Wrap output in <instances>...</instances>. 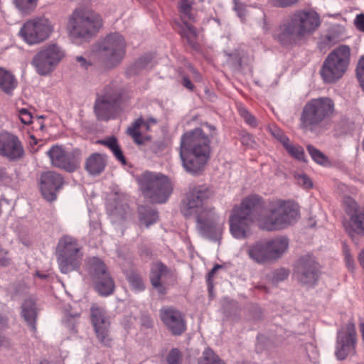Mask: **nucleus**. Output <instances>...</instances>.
<instances>
[{
	"mask_svg": "<svg viewBox=\"0 0 364 364\" xmlns=\"http://www.w3.org/2000/svg\"><path fill=\"white\" fill-rule=\"evenodd\" d=\"M183 85L189 90L193 89V85L191 80L186 77L183 78Z\"/></svg>",
	"mask_w": 364,
	"mask_h": 364,
	"instance_id": "bf43d9fd",
	"label": "nucleus"
},
{
	"mask_svg": "<svg viewBox=\"0 0 364 364\" xmlns=\"http://www.w3.org/2000/svg\"><path fill=\"white\" fill-rule=\"evenodd\" d=\"M88 271L95 289L100 295L107 296L113 293L115 287L114 281L100 259H90L88 262Z\"/></svg>",
	"mask_w": 364,
	"mask_h": 364,
	"instance_id": "4468645a",
	"label": "nucleus"
},
{
	"mask_svg": "<svg viewBox=\"0 0 364 364\" xmlns=\"http://www.w3.org/2000/svg\"><path fill=\"white\" fill-rule=\"evenodd\" d=\"M167 362L168 364L181 363V354L178 349H173L170 351L167 356Z\"/></svg>",
	"mask_w": 364,
	"mask_h": 364,
	"instance_id": "a18cd8bd",
	"label": "nucleus"
},
{
	"mask_svg": "<svg viewBox=\"0 0 364 364\" xmlns=\"http://www.w3.org/2000/svg\"><path fill=\"white\" fill-rule=\"evenodd\" d=\"M160 317L168 329L174 335H181L186 331V322L181 313L173 307H163Z\"/></svg>",
	"mask_w": 364,
	"mask_h": 364,
	"instance_id": "412c9836",
	"label": "nucleus"
},
{
	"mask_svg": "<svg viewBox=\"0 0 364 364\" xmlns=\"http://www.w3.org/2000/svg\"><path fill=\"white\" fill-rule=\"evenodd\" d=\"M0 307H1V305L0 304ZM6 323V319L0 315V328L4 327Z\"/></svg>",
	"mask_w": 364,
	"mask_h": 364,
	"instance_id": "e2e57ef3",
	"label": "nucleus"
},
{
	"mask_svg": "<svg viewBox=\"0 0 364 364\" xmlns=\"http://www.w3.org/2000/svg\"><path fill=\"white\" fill-rule=\"evenodd\" d=\"M320 23V16L314 10L298 9L282 21L274 37L283 45H291L312 34Z\"/></svg>",
	"mask_w": 364,
	"mask_h": 364,
	"instance_id": "f03ea898",
	"label": "nucleus"
},
{
	"mask_svg": "<svg viewBox=\"0 0 364 364\" xmlns=\"http://www.w3.org/2000/svg\"><path fill=\"white\" fill-rule=\"evenodd\" d=\"M355 24L358 30L364 32V14L357 15Z\"/></svg>",
	"mask_w": 364,
	"mask_h": 364,
	"instance_id": "6e6d98bb",
	"label": "nucleus"
},
{
	"mask_svg": "<svg viewBox=\"0 0 364 364\" xmlns=\"http://www.w3.org/2000/svg\"><path fill=\"white\" fill-rule=\"evenodd\" d=\"M239 112L241 117L244 119L245 122L251 127L257 126V121L254 116H252L245 107H240Z\"/></svg>",
	"mask_w": 364,
	"mask_h": 364,
	"instance_id": "a19ab883",
	"label": "nucleus"
},
{
	"mask_svg": "<svg viewBox=\"0 0 364 364\" xmlns=\"http://www.w3.org/2000/svg\"><path fill=\"white\" fill-rule=\"evenodd\" d=\"M343 252L347 267L350 270L353 269L355 265L354 259L347 245H343Z\"/></svg>",
	"mask_w": 364,
	"mask_h": 364,
	"instance_id": "c03bdc74",
	"label": "nucleus"
},
{
	"mask_svg": "<svg viewBox=\"0 0 364 364\" xmlns=\"http://www.w3.org/2000/svg\"><path fill=\"white\" fill-rule=\"evenodd\" d=\"M139 185L144 196L154 203H165L173 191L170 180L156 173H144L139 178Z\"/></svg>",
	"mask_w": 364,
	"mask_h": 364,
	"instance_id": "1a4fd4ad",
	"label": "nucleus"
},
{
	"mask_svg": "<svg viewBox=\"0 0 364 364\" xmlns=\"http://www.w3.org/2000/svg\"><path fill=\"white\" fill-rule=\"evenodd\" d=\"M4 342V338L0 335V346H3Z\"/></svg>",
	"mask_w": 364,
	"mask_h": 364,
	"instance_id": "69168bd1",
	"label": "nucleus"
},
{
	"mask_svg": "<svg viewBox=\"0 0 364 364\" xmlns=\"http://www.w3.org/2000/svg\"><path fill=\"white\" fill-rule=\"evenodd\" d=\"M9 262L10 258L8 252L0 246V265L7 266Z\"/></svg>",
	"mask_w": 364,
	"mask_h": 364,
	"instance_id": "864d4df0",
	"label": "nucleus"
},
{
	"mask_svg": "<svg viewBox=\"0 0 364 364\" xmlns=\"http://www.w3.org/2000/svg\"><path fill=\"white\" fill-rule=\"evenodd\" d=\"M78 151H68L60 145H54L47 151L53 166L69 172L74 171L78 167Z\"/></svg>",
	"mask_w": 364,
	"mask_h": 364,
	"instance_id": "2eb2a0df",
	"label": "nucleus"
},
{
	"mask_svg": "<svg viewBox=\"0 0 364 364\" xmlns=\"http://www.w3.org/2000/svg\"><path fill=\"white\" fill-rule=\"evenodd\" d=\"M90 227V234L93 239H96L98 236L101 235L102 230L100 228V223H98L97 220L91 221Z\"/></svg>",
	"mask_w": 364,
	"mask_h": 364,
	"instance_id": "de8ad7c7",
	"label": "nucleus"
},
{
	"mask_svg": "<svg viewBox=\"0 0 364 364\" xmlns=\"http://www.w3.org/2000/svg\"><path fill=\"white\" fill-rule=\"evenodd\" d=\"M53 31L51 21L45 17L27 20L21 27L18 35L29 46L39 44L48 39Z\"/></svg>",
	"mask_w": 364,
	"mask_h": 364,
	"instance_id": "9b49d317",
	"label": "nucleus"
},
{
	"mask_svg": "<svg viewBox=\"0 0 364 364\" xmlns=\"http://www.w3.org/2000/svg\"><path fill=\"white\" fill-rule=\"evenodd\" d=\"M102 26L101 16L87 9H76L69 17L67 31L73 40L92 37Z\"/></svg>",
	"mask_w": 364,
	"mask_h": 364,
	"instance_id": "423d86ee",
	"label": "nucleus"
},
{
	"mask_svg": "<svg viewBox=\"0 0 364 364\" xmlns=\"http://www.w3.org/2000/svg\"><path fill=\"white\" fill-rule=\"evenodd\" d=\"M318 266L311 255L301 257L296 267L295 276L301 283L312 286L318 279Z\"/></svg>",
	"mask_w": 364,
	"mask_h": 364,
	"instance_id": "6ab92c4d",
	"label": "nucleus"
},
{
	"mask_svg": "<svg viewBox=\"0 0 364 364\" xmlns=\"http://www.w3.org/2000/svg\"><path fill=\"white\" fill-rule=\"evenodd\" d=\"M334 111V103L329 97H318L308 101L300 117V127L304 131L314 132Z\"/></svg>",
	"mask_w": 364,
	"mask_h": 364,
	"instance_id": "0eeeda50",
	"label": "nucleus"
},
{
	"mask_svg": "<svg viewBox=\"0 0 364 364\" xmlns=\"http://www.w3.org/2000/svg\"><path fill=\"white\" fill-rule=\"evenodd\" d=\"M193 0H180L179 11L182 21H194V16L192 13Z\"/></svg>",
	"mask_w": 364,
	"mask_h": 364,
	"instance_id": "473e14b6",
	"label": "nucleus"
},
{
	"mask_svg": "<svg viewBox=\"0 0 364 364\" xmlns=\"http://www.w3.org/2000/svg\"><path fill=\"white\" fill-rule=\"evenodd\" d=\"M40 364H51L49 361H48L47 360H43L41 362Z\"/></svg>",
	"mask_w": 364,
	"mask_h": 364,
	"instance_id": "338daca9",
	"label": "nucleus"
},
{
	"mask_svg": "<svg viewBox=\"0 0 364 364\" xmlns=\"http://www.w3.org/2000/svg\"><path fill=\"white\" fill-rule=\"evenodd\" d=\"M101 143L107 146L112 151L119 161H120L122 164H126L125 158L115 138L112 137L107 139L106 140L102 141Z\"/></svg>",
	"mask_w": 364,
	"mask_h": 364,
	"instance_id": "2f4dec72",
	"label": "nucleus"
},
{
	"mask_svg": "<svg viewBox=\"0 0 364 364\" xmlns=\"http://www.w3.org/2000/svg\"><path fill=\"white\" fill-rule=\"evenodd\" d=\"M19 119L22 123L25 124H28L32 122V114L31 113L26 109L23 108L21 109L18 112Z\"/></svg>",
	"mask_w": 364,
	"mask_h": 364,
	"instance_id": "09e8293b",
	"label": "nucleus"
},
{
	"mask_svg": "<svg viewBox=\"0 0 364 364\" xmlns=\"http://www.w3.org/2000/svg\"><path fill=\"white\" fill-rule=\"evenodd\" d=\"M271 261L280 258L287 250L289 241L284 237L265 240Z\"/></svg>",
	"mask_w": 364,
	"mask_h": 364,
	"instance_id": "bb28decb",
	"label": "nucleus"
},
{
	"mask_svg": "<svg viewBox=\"0 0 364 364\" xmlns=\"http://www.w3.org/2000/svg\"><path fill=\"white\" fill-rule=\"evenodd\" d=\"M139 215L140 225H144L146 228L155 223L158 220L157 213L151 208L141 207L139 209Z\"/></svg>",
	"mask_w": 364,
	"mask_h": 364,
	"instance_id": "7c9ffc66",
	"label": "nucleus"
},
{
	"mask_svg": "<svg viewBox=\"0 0 364 364\" xmlns=\"http://www.w3.org/2000/svg\"><path fill=\"white\" fill-rule=\"evenodd\" d=\"M118 97V94L109 88L97 96L94 109L98 119L108 120L114 117Z\"/></svg>",
	"mask_w": 364,
	"mask_h": 364,
	"instance_id": "dca6fc26",
	"label": "nucleus"
},
{
	"mask_svg": "<svg viewBox=\"0 0 364 364\" xmlns=\"http://www.w3.org/2000/svg\"><path fill=\"white\" fill-rule=\"evenodd\" d=\"M17 81L9 71L0 68V89L7 94H11L16 88Z\"/></svg>",
	"mask_w": 364,
	"mask_h": 364,
	"instance_id": "c756f323",
	"label": "nucleus"
},
{
	"mask_svg": "<svg viewBox=\"0 0 364 364\" xmlns=\"http://www.w3.org/2000/svg\"><path fill=\"white\" fill-rule=\"evenodd\" d=\"M261 206L262 199L257 195L249 196L234 206L229 217L230 232L234 238L243 240L251 235L252 225L258 223L257 209Z\"/></svg>",
	"mask_w": 364,
	"mask_h": 364,
	"instance_id": "20e7f679",
	"label": "nucleus"
},
{
	"mask_svg": "<svg viewBox=\"0 0 364 364\" xmlns=\"http://www.w3.org/2000/svg\"><path fill=\"white\" fill-rule=\"evenodd\" d=\"M297 183L305 188H311L313 186L311 179L305 174H298L296 176Z\"/></svg>",
	"mask_w": 364,
	"mask_h": 364,
	"instance_id": "49530a36",
	"label": "nucleus"
},
{
	"mask_svg": "<svg viewBox=\"0 0 364 364\" xmlns=\"http://www.w3.org/2000/svg\"><path fill=\"white\" fill-rule=\"evenodd\" d=\"M220 359L210 348H206L199 361L198 364H218Z\"/></svg>",
	"mask_w": 364,
	"mask_h": 364,
	"instance_id": "4c0bfd02",
	"label": "nucleus"
},
{
	"mask_svg": "<svg viewBox=\"0 0 364 364\" xmlns=\"http://www.w3.org/2000/svg\"><path fill=\"white\" fill-rule=\"evenodd\" d=\"M221 267V266L220 265H215L212 269L211 271L208 273V281L209 282L210 280V279L213 277L214 274L215 273V272L220 269Z\"/></svg>",
	"mask_w": 364,
	"mask_h": 364,
	"instance_id": "13d9d810",
	"label": "nucleus"
},
{
	"mask_svg": "<svg viewBox=\"0 0 364 364\" xmlns=\"http://www.w3.org/2000/svg\"><path fill=\"white\" fill-rule=\"evenodd\" d=\"M107 164V160L105 155L95 153L90 155L85 164L86 170L91 175H98L102 173Z\"/></svg>",
	"mask_w": 364,
	"mask_h": 364,
	"instance_id": "cd10ccee",
	"label": "nucleus"
},
{
	"mask_svg": "<svg viewBox=\"0 0 364 364\" xmlns=\"http://www.w3.org/2000/svg\"><path fill=\"white\" fill-rule=\"evenodd\" d=\"M288 154L298 161H305L304 151L302 146L290 141L284 146Z\"/></svg>",
	"mask_w": 364,
	"mask_h": 364,
	"instance_id": "72a5a7b5",
	"label": "nucleus"
},
{
	"mask_svg": "<svg viewBox=\"0 0 364 364\" xmlns=\"http://www.w3.org/2000/svg\"><path fill=\"white\" fill-rule=\"evenodd\" d=\"M127 278L133 290L140 291L144 289V284L142 279L136 272H131L127 273Z\"/></svg>",
	"mask_w": 364,
	"mask_h": 364,
	"instance_id": "f704fd0d",
	"label": "nucleus"
},
{
	"mask_svg": "<svg viewBox=\"0 0 364 364\" xmlns=\"http://www.w3.org/2000/svg\"><path fill=\"white\" fill-rule=\"evenodd\" d=\"M107 210L109 212V214L113 215V216L121 214L120 210H118V208H117L114 210H110L109 207L108 206L107 207Z\"/></svg>",
	"mask_w": 364,
	"mask_h": 364,
	"instance_id": "052dcab7",
	"label": "nucleus"
},
{
	"mask_svg": "<svg viewBox=\"0 0 364 364\" xmlns=\"http://www.w3.org/2000/svg\"><path fill=\"white\" fill-rule=\"evenodd\" d=\"M65 57V50L57 43L43 46L34 55L32 65L40 75H50Z\"/></svg>",
	"mask_w": 364,
	"mask_h": 364,
	"instance_id": "f8f14e48",
	"label": "nucleus"
},
{
	"mask_svg": "<svg viewBox=\"0 0 364 364\" xmlns=\"http://www.w3.org/2000/svg\"><path fill=\"white\" fill-rule=\"evenodd\" d=\"M274 5L279 7H287L297 3L299 0H269Z\"/></svg>",
	"mask_w": 364,
	"mask_h": 364,
	"instance_id": "3c124183",
	"label": "nucleus"
},
{
	"mask_svg": "<svg viewBox=\"0 0 364 364\" xmlns=\"http://www.w3.org/2000/svg\"><path fill=\"white\" fill-rule=\"evenodd\" d=\"M242 53L240 50H235L234 53H228V55L233 64H240L242 62Z\"/></svg>",
	"mask_w": 364,
	"mask_h": 364,
	"instance_id": "5fc2aeb1",
	"label": "nucleus"
},
{
	"mask_svg": "<svg viewBox=\"0 0 364 364\" xmlns=\"http://www.w3.org/2000/svg\"><path fill=\"white\" fill-rule=\"evenodd\" d=\"M269 214L260 215L259 226L269 231L280 230L294 224L299 218V208L291 200H277L269 204Z\"/></svg>",
	"mask_w": 364,
	"mask_h": 364,
	"instance_id": "39448f33",
	"label": "nucleus"
},
{
	"mask_svg": "<svg viewBox=\"0 0 364 364\" xmlns=\"http://www.w3.org/2000/svg\"><path fill=\"white\" fill-rule=\"evenodd\" d=\"M98 49L105 64L114 67L125 55L126 42L119 33H110L100 42Z\"/></svg>",
	"mask_w": 364,
	"mask_h": 364,
	"instance_id": "ddd939ff",
	"label": "nucleus"
},
{
	"mask_svg": "<svg viewBox=\"0 0 364 364\" xmlns=\"http://www.w3.org/2000/svg\"><path fill=\"white\" fill-rule=\"evenodd\" d=\"M356 333L355 325L348 323L338 332L335 355L338 360H344L354 350Z\"/></svg>",
	"mask_w": 364,
	"mask_h": 364,
	"instance_id": "f3484780",
	"label": "nucleus"
},
{
	"mask_svg": "<svg viewBox=\"0 0 364 364\" xmlns=\"http://www.w3.org/2000/svg\"><path fill=\"white\" fill-rule=\"evenodd\" d=\"M16 6L22 12L28 13L33 11L38 4V0H13Z\"/></svg>",
	"mask_w": 364,
	"mask_h": 364,
	"instance_id": "e433bc0d",
	"label": "nucleus"
},
{
	"mask_svg": "<svg viewBox=\"0 0 364 364\" xmlns=\"http://www.w3.org/2000/svg\"><path fill=\"white\" fill-rule=\"evenodd\" d=\"M77 315H68L64 321L66 327L70 330L71 332L75 333V321Z\"/></svg>",
	"mask_w": 364,
	"mask_h": 364,
	"instance_id": "8fccbe9b",
	"label": "nucleus"
},
{
	"mask_svg": "<svg viewBox=\"0 0 364 364\" xmlns=\"http://www.w3.org/2000/svg\"><path fill=\"white\" fill-rule=\"evenodd\" d=\"M81 246L74 237L65 235L60 238L57 247V259L60 270L67 274L80 267Z\"/></svg>",
	"mask_w": 364,
	"mask_h": 364,
	"instance_id": "9d476101",
	"label": "nucleus"
},
{
	"mask_svg": "<svg viewBox=\"0 0 364 364\" xmlns=\"http://www.w3.org/2000/svg\"><path fill=\"white\" fill-rule=\"evenodd\" d=\"M209 196L207 188H193L186 196L182 212L186 217L196 216L197 229L203 237L218 240L222 235L225 220L220 217L214 208L205 204Z\"/></svg>",
	"mask_w": 364,
	"mask_h": 364,
	"instance_id": "f257e3e1",
	"label": "nucleus"
},
{
	"mask_svg": "<svg viewBox=\"0 0 364 364\" xmlns=\"http://www.w3.org/2000/svg\"><path fill=\"white\" fill-rule=\"evenodd\" d=\"M356 71L360 85L364 91V56L359 60Z\"/></svg>",
	"mask_w": 364,
	"mask_h": 364,
	"instance_id": "37998d69",
	"label": "nucleus"
},
{
	"mask_svg": "<svg viewBox=\"0 0 364 364\" xmlns=\"http://www.w3.org/2000/svg\"><path fill=\"white\" fill-rule=\"evenodd\" d=\"M249 141H252V136L249 134L244 136L242 138V143H247V144H250Z\"/></svg>",
	"mask_w": 364,
	"mask_h": 364,
	"instance_id": "680f3d73",
	"label": "nucleus"
},
{
	"mask_svg": "<svg viewBox=\"0 0 364 364\" xmlns=\"http://www.w3.org/2000/svg\"><path fill=\"white\" fill-rule=\"evenodd\" d=\"M183 21V25L181 30V34L183 36L186 38L190 45L195 47L194 39L197 36L196 31L191 23L187 22V21Z\"/></svg>",
	"mask_w": 364,
	"mask_h": 364,
	"instance_id": "c9c22d12",
	"label": "nucleus"
},
{
	"mask_svg": "<svg viewBox=\"0 0 364 364\" xmlns=\"http://www.w3.org/2000/svg\"><path fill=\"white\" fill-rule=\"evenodd\" d=\"M24 154V150L18 139L9 133L0 134V155L9 160H18Z\"/></svg>",
	"mask_w": 364,
	"mask_h": 364,
	"instance_id": "aec40b11",
	"label": "nucleus"
},
{
	"mask_svg": "<svg viewBox=\"0 0 364 364\" xmlns=\"http://www.w3.org/2000/svg\"><path fill=\"white\" fill-rule=\"evenodd\" d=\"M246 252L253 262L264 264L271 262L266 241H258L247 247Z\"/></svg>",
	"mask_w": 364,
	"mask_h": 364,
	"instance_id": "b1692460",
	"label": "nucleus"
},
{
	"mask_svg": "<svg viewBox=\"0 0 364 364\" xmlns=\"http://www.w3.org/2000/svg\"><path fill=\"white\" fill-rule=\"evenodd\" d=\"M36 274L38 275V277H39L41 279H46L47 277H48V274H40L38 272L36 273Z\"/></svg>",
	"mask_w": 364,
	"mask_h": 364,
	"instance_id": "0e129e2a",
	"label": "nucleus"
},
{
	"mask_svg": "<svg viewBox=\"0 0 364 364\" xmlns=\"http://www.w3.org/2000/svg\"><path fill=\"white\" fill-rule=\"evenodd\" d=\"M21 315L30 326L33 331L36 330L35 321L37 315V307L35 299L28 298L22 304Z\"/></svg>",
	"mask_w": 364,
	"mask_h": 364,
	"instance_id": "c85d7f7f",
	"label": "nucleus"
},
{
	"mask_svg": "<svg viewBox=\"0 0 364 364\" xmlns=\"http://www.w3.org/2000/svg\"><path fill=\"white\" fill-rule=\"evenodd\" d=\"M361 331H362L363 338V339H364V324H363V325H362Z\"/></svg>",
	"mask_w": 364,
	"mask_h": 364,
	"instance_id": "774afa93",
	"label": "nucleus"
},
{
	"mask_svg": "<svg viewBox=\"0 0 364 364\" xmlns=\"http://www.w3.org/2000/svg\"><path fill=\"white\" fill-rule=\"evenodd\" d=\"M234 9L236 11L237 16L241 19V21H243L245 16V7L243 4L238 3L237 0H234Z\"/></svg>",
	"mask_w": 364,
	"mask_h": 364,
	"instance_id": "603ef678",
	"label": "nucleus"
},
{
	"mask_svg": "<svg viewBox=\"0 0 364 364\" xmlns=\"http://www.w3.org/2000/svg\"><path fill=\"white\" fill-rule=\"evenodd\" d=\"M307 150L312 159L318 164L325 165L327 163V159L325 155L319 150L311 145L307 146Z\"/></svg>",
	"mask_w": 364,
	"mask_h": 364,
	"instance_id": "58836bf2",
	"label": "nucleus"
},
{
	"mask_svg": "<svg viewBox=\"0 0 364 364\" xmlns=\"http://www.w3.org/2000/svg\"><path fill=\"white\" fill-rule=\"evenodd\" d=\"M75 59L76 61L80 64V65L84 68H87V67L90 65V63H88L83 56H76Z\"/></svg>",
	"mask_w": 364,
	"mask_h": 364,
	"instance_id": "4d7b16f0",
	"label": "nucleus"
},
{
	"mask_svg": "<svg viewBox=\"0 0 364 364\" xmlns=\"http://www.w3.org/2000/svg\"><path fill=\"white\" fill-rule=\"evenodd\" d=\"M347 213L350 218L348 220L343 221L346 230L350 235L354 233L364 235V209L355 213H353L351 210H348Z\"/></svg>",
	"mask_w": 364,
	"mask_h": 364,
	"instance_id": "393cba45",
	"label": "nucleus"
},
{
	"mask_svg": "<svg viewBox=\"0 0 364 364\" xmlns=\"http://www.w3.org/2000/svg\"><path fill=\"white\" fill-rule=\"evenodd\" d=\"M156 124V120L154 118H150L146 121H144L142 118H139L127 128V132L136 144H141L143 143L141 131H148L152 125Z\"/></svg>",
	"mask_w": 364,
	"mask_h": 364,
	"instance_id": "a878e982",
	"label": "nucleus"
},
{
	"mask_svg": "<svg viewBox=\"0 0 364 364\" xmlns=\"http://www.w3.org/2000/svg\"><path fill=\"white\" fill-rule=\"evenodd\" d=\"M91 318L99 341L105 346H109L111 342L109 336L110 321L107 313L102 307L92 306L91 308Z\"/></svg>",
	"mask_w": 364,
	"mask_h": 364,
	"instance_id": "a211bd4d",
	"label": "nucleus"
},
{
	"mask_svg": "<svg viewBox=\"0 0 364 364\" xmlns=\"http://www.w3.org/2000/svg\"><path fill=\"white\" fill-rule=\"evenodd\" d=\"M63 185V178L60 174L48 171L41 176L40 188L42 195L48 201H53L56 198V191Z\"/></svg>",
	"mask_w": 364,
	"mask_h": 364,
	"instance_id": "4be33fe9",
	"label": "nucleus"
},
{
	"mask_svg": "<svg viewBox=\"0 0 364 364\" xmlns=\"http://www.w3.org/2000/svg\"><path fill=\"white\" fill-rule=\"evenodd\" d=\"M289 276V272L284 268L274 270L271 274V281L274 284L282 282Z\"/></svg>",
	"mask_w": 364,
	"mask_h": 364,
	"instance_id": "ea45409f",
	"label": "nucleus"
},
{
	"mask_svg": "<svg viewBox=\"0 0 364 364\" xmlns=\"http://www.w3.org/2000/svg\"><path fill=\"white\" fill-rule=\"evenodd\" d=\"M210 156V140L201 129H195L183 135L180 157L184 168L196 173L201 170Z\"/></svg>",
	"mask_w": 364,
	"mask_h": 364,
	"instance_id": "7ed1b4c3",
	"label": "nucleus"
},
{
	"mask_svg": "<svg viewBox=\"0 0 364 364\" xmlns=\"http://www.w3.org/2000/svg\"><path fill=\"white\" fill-rule=\"evenodd\" d=\"M350 49L342 45L332 50L323 62L321 75L326 83H333L342 77L350 63Z\"/></svg>",
	"mask_w": 364,
	"mask_h": 364,
	"instance_id": "6e6552de",
	"label": "nucleus"
},
{
	"mask_svg": "<svg viewBox=\"0 0 364 364\" xmlns=\"http://www.w3.org/2000/svg\"><path fill=\"white\" fill-rule=\"evenodd\" d=\"M171 277V271L161 262H156L152 264L150 279L152 286L159 294H166V289L164 284Z\"/></svg>",
	"mask_w": 364,
	"mask_h": 364,
	"instance_id": "5701e85b",
	"label": "nucleus"
},
{
	"mask_svg": "<svg viewBox=\"0 0 364 364\" xmlns=\"http://www.w3.org/2000/svg\"><path fill=\"white\" fill-rule=\"evenodd\" d=\"M270 131L272 136L279 140L282 144L283 146L289 141V139L279 128L274 127L270 129Z\"/></svg>",
	"mask_w": 364,
	"mask_h": 364,
	"instance_id": "79ce46f5",
	"label": "nucleus"
}]
</instances>
